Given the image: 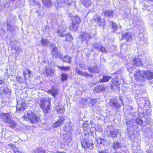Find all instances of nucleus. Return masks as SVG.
Segmentation results:
<instances>
[{"instance_id":"nucleus-38","label":"nucleus","mask_w":153,"mask_h":153,"mask_svg":"<svg viewBox=\"0 0 153 153\" xmlns=\"http://www.w3.org/2000/svg\"><path fill=\"white\" fill-rule=\"evenodd\" d=\"M65 116L64 115H62L59 117L58 120L62 124L65 120Z\"/></svg>"},{"instance_id":"nucleus-42","label":"nucleus","mask_w":153,"mask_h":153,"mask_svg":"<svg viewBox=\"0 0 153 153\" xmlns=\"http://www.w3.org/2000/svg\"><path fill=\"white\" fill-rule=\"evenodd\" d=\"M62 124L60 122L57 120V121L54 123L53 127L54 128H57L60 126Z\"/></svg>"},{"instance_id":"nucleus-36","label":"nucleus","mask_w":153,"mask_h":153,"mask_svg":"<svg viewBox=\"0 0 153 153\" xmlns=\"http://www.w3.org/2000/svg\"><path fill=\"white\" fill-rule=\"evenodd\" d=\"M112 146L114 149H116L120 147V145L119 143L115 142L113 143Z\"/></svg>"},{"instance_id":"nucleus-52","label":"nucleus","mask_w":153,"mask_h":153,"mask_svg":"<svg viewBox=\"0 0 153 153\" xmlns=\"http://www.w3.org/2000/svg\"><path fill=\"white\" fill-rule=\"evenodd\" d=\"M115 87L114 86V85L112 83L110 87L111 89H114V88H115Z\"/></svg>"},{"instance_id":"nucleus-58","label":"nucleus","mask_w":153,"mask_h":153,"mask_svg":"<svg viewBox=\"0 0 153 153\" xmlns=\"http://www.w3.org/2000/svg\"><path fill=\"white\" fill-rule=\"evenodd\" d=\"M57 153H66L65 152H58Z\"/></svg>"},{"instance_id":"nucleus-12","label":"nucleus","mask_w":153,"mask_h":153,"mask_svg":"<svg viewBox=\"0 0 153 153\" xmlns=\"http://www.w3.org/2000/svg\"><path fill=\"white\" fill-rule=\"evenodd\" d=\"M88 70L91 73H99L100 71V69L97 66L88 67Z\"/></svg>"},{"instance_id":"nucleus-7","label":"nucleus","mask_w":153,"mask_h":153,"mask_svg":"<svg viewBox=\"0 0 153 153\" xmlns=\"http://www.w3.org/2000/svg\"><path fill=\"white\" fill-rule=\"evenodd\" d=\"M12 115L9 113L1 114L0 117L1 121L6 124L10 119Z\"/></svg>"},{"instance_id":"nucleus-37","label":"nucleus","mask_w":153,"mask_h":153,"mask_svg":"<svg viewBox=\"0 0 153 153\" xmlns=\"http://www.w3.org/2000/svg\"><path fill=\"white\" fill-rule=\"evenodd\" d=\"M61 80L62 81H64L67 79L68 75L65 74H62L61 75Z\"/></svg>"},{"instance_id":"nucleus-51","label":"nucleus","mask_w":153,"mask_h":153,"mask_svg":"<svg viewBox=\"0 0 153 153\" xmlns=\"http://www.w3.org/2000/svg\"><path fill=\"white\" fill-rule=\"evenodd\" d=\"M16 79L17 81L19 82H22V79L21 77L20 76H17Z\"/></svg>"},{"instance_id":"nucleus-44","label":"nucleus","mask_w":153,"mask_h":153,"mask_svg":"<svg viewBox=\"0 0 153 153\" xmlns=\"http://www.w3.org/2000/svg\"><path fill=\"white\" fill-rule=\"evenodd\" d=\"M16 51V53H19L21 51V49L19 46H16L13 49Z\"/></svg>"},{"instance_id":"nucleus-35","label":"nucleus","mask_w":153,"mask_h":153,"mask_svg":"<svg viewBox=\"0 0 153 153\" xmlns=\"http://www.w3.org/2000/svg\"><path fill=\"white\" fill-rule=\"evenodd\" d=\"M66 36L65 41L70 42L73 39V38L71 35L70 33H68L65 35Z\"/></svg>"},{"instance_id":"nucleus-5","label":"nucleus","mask_w":153,"mask_h":153,"mask_svg":"<svg viewBox=\"0 0 153 153\" xmlns=\"http://www.w3.org/2000/svg\"><path fill=\"white\" fill-rule=\"evenodd\" d=\"M81 144L83 148H89L91 149H93V144L92 143V141L90 140L89 139H86L84 138L83 140L81 141Z\"/></svg>"},{"instance_id":"nucleus-53","label":"nucleus","mask_w":153,"mask_h":153,"mask_svg":"<svg viewBox=\"0 0 153 153\" xmlns=\"http://www.w3.org/2000/svg\"><path fill=\"white\" fill-rule=\"evenodd\" d=\"M149 149H150V151L151 153H153V147H151Z\"/></svg>"},{"instance_id":"nucleus-48","label":"nucleus","mask_w":153,"mask_h":153,"mask_svg":"<svg viewBox=\"0 0 153 153\" xmlns=\"http://www.w3.org/2000/svg\"><path fill=\"white\" fill-rule=\"evenodd\" d=\"M11 147L13 149L14 153H15V152H17V151H19V150L14 145H12L11 146Z\"/></svg>"},{"instance_id":"nucleus-27","label":"nucleus","mask_w":153,"mask_h":153,"mask_svg":"<svg viewBox=\"0 0 153 153\" xmlns=\"http://www.w3.org/2000/svg\"><path fill=\"white\" fill-rule=\"evenodd\" d=\"M43 4L45 6L50 7L52 5L51 2L50 0H42Z\"/></svg>"},{"instance_id":"nucleus-46","label":"nucleus","mask_w":153,"mask_h":153,"mask_svg":"<svg viewBox=\"0 0 153 153\" xmlns=\"http://www.w3.org/2000/svg\"><path fill=\"white\" fill-rule=\"evenodd\" d=\"M135 122L139 125H142L143 124V120L140 119H137L135 120Z\"/></svg>"},{"instance_id":"nucleus-18","label":"nucleus","mask_w":153,"mask_h":153,"mask_svg":"<svg viewBox=\"0 0 153 153\" xmlns=\"http://www.w3.org/2000/svg\"><path fill=\"white\" fill-rule=\"evenodd\" d=\"M31 74V71L28 70H26L23 72V74L24 76V78L27 79V78H29L30 77Z\"/></svg>"},{"instance_id":"nucleus-40","label":"nucleus","mask_w":153,"mask_h":153,"mask_svg":"<svg viewBox=\"0 0 153 153\" xmlns=\"http://www.w3.org/2000/svg\"><path fill=\"white\" fill-rule=\"evenodd\" d=\"M112 31L113 32H115L118 29V27L117 25L113 22L112 23Z\"/></svg>"},{"instance_id":"nucleus-25","label":"nucleus","mask_w":153,"mask_h":153,"mask_svg":"<svg viewBox=\"0 0 153 153\" xmlns=\"http://www.w3.org/2000/svg\"><path fill=\"white\" fill-rule=\"evenodd\" d=\"M118 133L117 130L116 129H114L113 130L110 132V134H108V136L109 137L110 136L112 138H115L117 137Z\"/></svg>"},{"instance_id":"nucleus-10","label":"nucleus","mask_w":153,"mask_h":153,"mask_svg":"<svg viewBox=\"0 0 153 153\" xmlns=\"http://www.w3.org/2000/svg\"><path fill=\"white\" fill-rule=\"evenodd\" d=\"M91 38V35L86 32H83L80 36V38L82 42L85 40L88 42Z\"/></svg>"},{"instance_id":"nucleus-15","label":"nucleus","mask_w":153,"mask_h":153,"mask_svg":"<svg viewBox=\"0 0 153 153\" xmlns=\"http://www.w3.org/2000/svg\"><path fill=\"white\" fill-rule=\"evenodd\" d=\"M76 73L82 76H85L86 77L92 76L90 74H88L85 72H83L82 71L79 70L77 68L75 69Z\"/></svg>"},{"instance_id":"nucleus-60","label":"nucleus","mask_w":153,"mask_h":153,"mask_svg":"<svg viewBox=\"0 0 153 153\" xmlns=\"http://www.w3.org/2000/svg\"><path fill=\"white\" fill-rule=\"evenodd\" d=\"M127 69L129 71V69L128 68H127Z\"/></svg>"},{"instance_id":"nucleus-9","label":"nucleus","mask_w":153,"mask_h":153,"mask_svg":"<svg viewBox=\"0 0 153 153\" xmlns=\"http://www.w3.org/2000/svg\"><path fill=\"white\" fill-rule=\"evenodd\" d=\"M125 39L127 42L131 41L132 39V36L130 33H122L121 35V38L120 39L121 40Z\"/></svg>"},{"instance_id":"nucleus-31","label":"nucleus","mask_w":153,"mask_h":153,"mask_svg":"<svg viewBox=\"0 0 153 153\" xmlns=\"http://www.w3.org/2000/svg\"><path fill=\"white\" fill-rule=\"evenodd\" d=\"M94 20L96 22L97 24L98 25H101V19L100 16H96L94 18Z\"/></svg>"},{"instance_id":"nucleus-16","label":"nucleus","mask_w":153,"mask_h":153,"mask_svg":"<svg viewBox=\"0 0 153 153\" xmlns=\"http://www.w3.org/2000/svg\"><path fill=\"white\" fill-rule=\"evenodd\" d=\"M80 2L86 8L90 7L91 4V2L90 0H81Z\"/></svg>"},{"instance_id":"nucleus-13","label":"nucleus","mask_w":153,"mask_h":153,"mask_svg":"<svg viewBox=\"0 0 153 153\" xmlns=\"http://www.w3.org/2000/svg\"><path fill=\"white\" fill-rule=\"evenodd\" d=\"M60 59L64 62L68 63L69 64H71L72 62L71 57L67 55H65L64 57H63L62 55Z\"/></svg>"},{"instance_id":"nucleus-23","label":"nucleus","mask_w":153,"mask_h":153,"mask_svg":"<svg viewBox=\"0 0 153 153\" xmlns=\"http://www.w3.org/2000/svg\"><path fill=\"white\" fill-rule=\"evenodd\" d=\"M104 14L106 16L112 17L114 15L113 11L110 10H106L105 11Z\"/></svg>"},{"instance_id":"nucleus-29","label":"nucleus","mask_w":153,"mask_h":153,"mask_svg":"<svg viewBox=\"0 0 153 153\" xmlns=\"http://www.w3.org/2000/svg\"><path fill=\"white\" fill-rule=\"evenodd\" d=\"M46 75L47 76H51L53 74L54 70L52 69H47L46 70Z\"/></svg>"},{"instance_id":"nucleus-28","label":"nucleus","mask_w":153,"mask_h":153,"mask_svg":"<svg viewBox=\"0 0 153 153\" xmlns=\"http://www.w3.org/2000/svg\"><path fill=\"white\" fill-rule=\"evenodd\" d=\"M77 25L75 23L72 22V24L69 27V30L73 31H76L77 28Z\"/></svg>"},{"instance_id":"nucleus-20","label":"nucleus","mask_w":153,"mask_h":153,"mask_svg":"<svg viewBox=\"0 0 153 153\" xmlns=\"http://www.w3.org/2000/svg\"><path fill=\"white\" fill-rule=\"evenodd\" d=\"M17 108L20 111H23L27 108L24 102H22L19 103L17 106Z\"/></svg>"},{"instance_id":"nucleus-32","label":"nucleus","mask_w":153,"mask_h":153,"mask_svg":"<svg viewBox=\"0 0 153 153\" xmlns=\"http://www.w3.org/2000/svg\"><path fill=\"white\" fill-rule=\"evenodd\" d=\"M111 78V77L110 76H103L102 79H100L101 82H107L109 81V80Z\"/></svg>"},{"instance_id":"nucleus-63","label":"nucleus","mask_w":153,"mask_h":153,"mask_svg":"<svg viewBox=\"0 0 153 153\" xmlns=\"http://www.w3.org/2000/svg\"><path fill=\"white\" fill-rule=\"evenodd\" d=\"M52 153H54V152H52Z\"/></svg>"},{"instance_id":"nucleus-19","label":"nucleus","mask_w":153,"mask_h":153,"mask_svg":"<svg viewBox=\"0 0 153 153\" xmlns=\"http://www.w3.org/2000/svg\"><path fill=\"white\" fill-rule=\"evenodd\" d=\"M58 89L56 88H53L48 91V93L52 94L54 97H55L56 95L58 93Z\"/></svg>"},{"instance_id":"nucleus-21","label":"nucleus","mask_w":153,"mask_h":153,"mask_svg":"<svg viewBox=\"0 0 153 153\" xmlns=\"http://www.w3.org/2000/svg\"><path fill=\"white\" fill-rule=\"evenodd\" d=\"M72 20L73 22L76 23L77 25H79L81 22V21L80 18L77 16L72 17Z\"/></svg>"},{"instance_id":"nucleus-2","label":"nucleus","mask_w":153,"mask_h":153,"mask_svg":"<svg viewBox=\"0 0 153 153\" xmlns=\"http://www.w3.org/2000/svg\"><path fill=\"white\" fill-rule=\"evenodd\" d=\"M24 117L25 120L27 121H30L32 123H36L39 120V117L30 111H28L25 113Z\"/></svg>"},{"instance_id":"nucleus-3","label":"nucleus","mask_w":153,"mask_h":153,"mask_svg":"<svg viewBox=\"0 0 153 153\" xmlns=\"http://www.w3.org/2000/svg\"><path fill=\"white\" fill-rule=\"evenodd\" d=\"M40 100V107L43 109V112L47 114L49 110L50 102L43 98H41Z\"/></svg>"},{"instance_id":"nucleus-50","label":"nucleus","mask_w":153,"mask_h":153,"mask_svg":"<svg viewBox=\"0 0 153 153\" xmlns=\"http://www.w3.org/2000/svg\"><path fill=\"white\" fill-rule=\"evenodd\" d=\"M37 153H46L42 149L39 148L38 149Z\"/></svg>"},{"instance_id":"nucleus-1","label":"nucleus","mask_w":153,"mask_h":153,"mask_svg":"<svg viewBox=\"0 0 153 153\" xmlns=\"http://www.w3.org/2000/svg\"><path fill=\"white\" fill-rule=\"evenodd\" d=\"M134 76L135 79L139 82H144V77L148 79H153V72L149 71H141L137 69L134 72Z\"/></svg>"},{"instance_id":"nucleus-11","label":"nucleus","mask_w":153,"mask_h":153,"mask_svg":"<svg viewBox=\"0 0 153 153\" xmlns=\"http://www.w3.org/2000/svg\"><path fill=\"white\" fill-rule=\"evenodd\" d=\"M66 27L65 25L61 26L59 29L57 31L58 34L61 37L64 36L66 35Z\"/></svg>"},{"instance_id":"nucleus-26","label":"nucleus","mask_w":153,"mask_h":153,"mask_svg":"<svg viewBox=\"0 0 153 153\" xmlns=\"http://www.w3.org/2000/svg\"><path fill=\"white\" fill-rule=\"evenodd\" d=\"M56 111L60 114L63 113L65 111V108L64 107L61 105H59L56 107Z\"/></svg>"},{"instance_id":"nucleus-61","label":"nucleus","mask_w":153,"mask_h":153,"mask_svg":"<svg viewBox=\"0 0 153 153\" xmlns=\"http://www.w3.org/2000/svg\"><path fill=\"white\" fill-rule=\"evenodd\" d=\"M153 82V81H152V82H151V83H152H152Z\"/></svg>"},{"instance_id":"nucleus-34","label":"nucleus","mask_w":153,"mask_h":153,"mask_svg":"<svg viewBox=\"0 0 153 153\" xmlns=\"http://www.w3.org/2000/svg\"><path fill=\"white\" fill-rule=\"evenodd\" d=\"M49 43V41L46 39H44L42 38L41 40V44L44 46H47Z\"/></svg>"},{"instance_id":"nucleus-14","label":"nucleus","mask_w":153,"mask_h":153,"mask_svg":"<svg viewBox=\"0 0 153 153\" xmlns=\"http://www.w3.org/2000/svg\"><path fill=\"white\" fill-rule=\"evenodd\" d=\"M132 64L136 66H141L142 65L141 59L138 58H136L133 60Z\"/></svg>"},{"instance_id":"nucleus-54","label":"nucleus","mask_w":153,"mask_h":153,"mask_svg":"<svg viewBox=\"0 0 153 153\" xmlns=\"http://www.w3.org/2000/svg\"><path fill=\"white\" fill-rule=\"evenodd\" d=\"M98 153H106L104 151H101L99 150L98 151Z\"/></svg>"},{"instance_id":"nucleus-41","label":"nucleus","mask_w":153,"mask_h":153,"mask_svg":"<svg viewBox=\"0 0 153 153\" xmlns=\"http://www.w3.org/2000/svg\"><path fill=\"white\" fill-rule=\"evenodd\" d=\"M66 131H71L72 129V127L69 124H67L65 126Z\"/></svg>"},{"instance_id":"nucleus-62","label":"nucleus","mask_w":153,"mask_h":153,"mask_svg":"<svg viewBox=\"0 0 153 153\" xmlns=\"http://www.w3.org/2000/svg\"><path fill=\"white\" fill-rule=\"evenodd\" d=\"M152 84H153V82L152 83ZM152 87H153V86H152Z\"/></svg>"},{"instance_id":"nucleus-47","label":"nucleus","mask_w":153,"mask_h":153,"mask_svg":"<svg viewBox=\"0 0 153 153\" xmlns=\"http://www.w3.org/2000/svg\"><path fill=\"white\" fill-rule=\"evenodd\" d=\"M145 102L144 103V106L146 107L148 106L149 107H150V101L149 100H145Z\"/></svg>"},{"instance_id":"nucleus-57","label":"nucleus","mask_w":153,"mask_h":153,"mask_svg":"<svg viewBox=\"0 0 153 153\" xmlns=\"http://www.w3.org/2000/svg\"><path fill=\"white\" fill-rule=\"evenodd\" d=\"M146 152L147 153H151L150 151V149H149L148 150H147Z\"/></svg>"},{"instance_id":"nucleus-30","label":"nucleus","mask_w":153,"mask_h":153,"mask_svg":"<svg viewBox=\"0 0 153 153\" xmlns=\"http://www.w3.org/2000/svg\"><path fill=\"white\" fill-rule=\"evenodd\" d=\"M116 79V77L115 79L113 78L112 80V84L114 85V86H116L117 88H120V85L118 84V81Z\"/></svg>"},{"instance_id":"nucleus-55","label":"nucleus","mask_w":153,"mask_h":153,"mask_svg":"<svg viewBox=\"0 0 153 153\" xmlns=\"http://www.w3.org/2000/svg\"><path fill=\"white\" fill-rule=\"evenodd\" d=\"M120 101H121V104L122 105H123V100H121V98H120Z\"/></svg>"},{"instance_id":"nucleus-22","label":"nucleus","mask_w":153,"mask_h":153,"mask_svg":"<svg viewBox=\"0 0 153 153\" xmlns=\"http://www.w3.org/2000/svg\"><path fill=\"white\" fill-rule=\"evenodd\" d=\"M4 94L7 97L10 98L11 96V91L8 88H4L3 91L2 93Z\"/></svg>"},{"instance_id":"nucleus-6","label":"nucleus","mask_w":153,"mask_h":153,"mask_svg":"<svg viewBox=\"0 0 153 153\" xmlns=\"http://www.w3.org/2000/svg\"><path fill=\"white\" fill-rule=\"evenodd\" d=\"M109 104L110 106L116 110L119 109L121 106L120 104L116 99L110 100Z\"/></svg>"},{"instance_id":"nucleus-56","label":"nucleus","mask_w":153,"mask_h":153,"mask_svg":"<svg viewBox=\"0 0 153 153\" xmlns=\"http://www.w3.org/2000/svg\"><path fill=\"white\" fill-rule=\"evenodd\" d=\"M4 80H0V84H2V83H3Z\"/></svg>"},{"instance_id":"nucleus-8","label":"nucleus","mask_w":153,"mask_h":153,"mask_svg":"<svg viewBox=\"0 0 153 153\" xmlns=\"http://www.w3.org/2000/svg\"><path fill=\"white\" fill-rule=\"evenodd\" d=\"M51 54L53 57L58 58L60 59L62 54L58 50V48L56 47H54L52 50Z\"/></svg>"},{"instance_id":"nucleus-43","label":"nucleus","mask_w":153,"mask_h":153,"mask_svg":"<svg viewBox=\"0 0 153 153\" xmlns=\"http://www.w3.org/2000/svg\"><path fill=\"white\" fill-rule=\"evenodd\" d=\"M98 51H99L103 53H106L107 52L105 48L104 47L102 46V45H101V46L100 47V48L98 50Z\"/></svg>"},{"instance_id":"nucleus-4","label":"nucleus","mask_w":153,"mask_h":153,"mask_svg":"<svg viewBox=\"0 0 153 153\" xmlns=\"http://www.w3.org/2000/svg\"><path fill=\"white\" fill-rule=\"evenodd\" d=\"M72 2V0H57L55 6L57 8L63 7L67 5H70Z\"/></svg>"},{"instance_id":"nucleus-24","label":"nucleus","mask_w":153,"mask_h":153,"mask_svg":"<svg viewBox=\"0 0 153 153\" xmlns=\"http://www.w3.org/2000/svg\"><path fill=\"white\" fill-rule=\"evenodd\" d=\"M103 90H104V87L102 85H99L95 87L94 92L95 93H99L101 92Z\"/></svg>"},{"instance_id":"nucleus-39","label":"nucleus","mask_w":153,"mask_h":153,"mask_svg":"<svg viewBox=\"0 0 153 153\" xmlns=\"http://www.w3.org/2000/svg\"><path fill=\"white\" fill-rule=\"evenodd\" d=\"M58 68L60 69L61 70L63 71H69L70 68L69 66L65 67V66H58Z\"/></svg>"},{"instance_id":"nucleus-49","label":"nucleus","mask_w":153,"mask_h":153,"mask_svg":"<svg viewBox=\"0 0 153 153\" xmlns=\"http://www.w3.org/2000/svg\"><path fill=\"white\" fill-rule=\"evenodd\" d=\"M97 102V100L94 99L93 100H91L90 103L92 105H94Z\"/></svg>"},{"instance_id":"nucleus-17","label":"nucleus","mask_w":153,"mask_h":153,"mask_svg":"<svg viewBox=\"0 0 153 153\" xmlns=\"http://www.w3.org/2000/svg\"><path fill=\"white\" fill-rule=\"evenodd\" d=\"M6 124L7 126L14 128L16 127L17 123L16 122L13 121L10 119Z\"/></svg>"},{"instance_id":"nucleus-59","label":"nucleus","mask_w":153,"mask_h":153,"mask_svg":"<svg viewBox=\"0 0 153 153\" xmlns=\"http://www.w3.org/2000/svg\"><path fill=\"white\" fill-rule=\"evenodd\" d=\"M103 140H104L103 139H101L100 140L101 141H103Z\"/></svg>"},{"instance_id":"nucleus-45","label":"nucleus","mask_w":153,"mask_h":153,"mask_svg":"<svg viewBox=\"0 0 153 153\" xmlns=\"http://www.w3.org/2000/svg\"><path fill=\"white\" fill-rule=\"evenodd\" d=\"M100 46L101 45L99 43H94L93 45L94 48L98 51Z\"/></svg>"},{"instance_id":"nucleus-33","label":"nucleus","mask_w":153,"mask_h":153,"mask_svg":"<svg viewBox=\"0 0 153 153\" xmlns=\"http://www.w3.org/2000/svg\"><path fill=\"white\" fill-rule=\"evenodd\" d=\"M65 142L67 143H69L72 140V138L70 135L67 134L65 135V138H64Z\"/></svg>"}]
</instances>
